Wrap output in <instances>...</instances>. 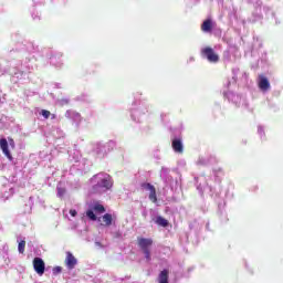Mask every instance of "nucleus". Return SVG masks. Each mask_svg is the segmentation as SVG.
<instances>
[{
    "instance_id": "8",
    "label": "nucleus",
    "mask_w": 283,
    "mask_h": 283,
    "mask_svg": "<svg viewBox=\"0 0 283 283\" xmlns=\"http://www.w3.org/2000/svg\"><path fill=\"white\" fill-rule=\"evenodd\" d=\"M0 148L2 149V153L9 160H12V154H10V149L8 148V139L1 138L0 139Z\"/></svg>"
},
{
    "instance_id": "16",
    "label": "nucleus",
    "mask_w": 283,
    "mask_h": 283,
    "mask_svg": "<svg viewBox=\"0 0 283 283\" xmlns=\"http://www.w3.org/2000/svg\"><path fill=\"white\" fill-rule=\"evenodd\" d=\"M40 116H43V118H44L45 120H48V118H50V116H51L52 120H54V118H56V115H55V114H52V113H50V111H46V109H42V111L40 112Z\"/></svg>"
},
{
    "instance_id": "6",
    "label": "nucleus",
    "mask_w": 283,
    "mask_h": 283,
    "mask_svg": "<svg viewBox=\"0 0 283 283\" xmlns=\"http://www.w3.org/2000/svg\"><path fill=\"white\" fill-rule=\"evenodd\" d=\"M258 85L261 92H269V90H271V83L269 82V78L263 75L259 76Z\"/></svg>"
},
{
    "instance_id": "25",
    "label": "nucleus",
    "mask_w": 283,
    "mask_h": 283,
    "mask_svg": "<svg viewBox=\"0 0 283 283\" xmlns=\"http://www.w3.org/2000/svg\"><path fill=\"white\" fill-rule=\"evenodd\" d=\"M167 171H168V170H167L166 168H163V169H161V176H164L165 174H167Z\"/></svg>"
},
{
    "instance_id": "10",
    "label": "nucleus",
    "mask_w": 283,
    "mask_h": 283,
    "mask_svg": "<svg viewBox=\"0 0 283 283\" xmlns=\"http://www.w3.org/2000/svg\"><path fill=\"white\" fill-rule=\"evenodd\" d=\"M66 117L67 118H72L73 123H75L76 127H78V125H81V114L75 113V112H66Z\"/></svg>"
},
{
    "instance_id": "9",
    "label": "nucleus",
    "mask_w": 283,
    "mask_h": 283,
    "mask_svg": "<svg viewBox=\"0 0 283 283\" xmlns=\"http://www.w3.org/2000/svg\"><path fill=\"white\" fill-rule=\"evenodd\" d=\"M48 271V268L45 269V262L41 258H36V274L43 275Z\"/></svg>"
},
{
    "instance_id": "7",
    "label": "nucleus",
    "mask_w": 283,
    "mask_h": 283,
    "mask_svg": "<svg viewBox=\"0 0 283 283\" xmlns=\"http://www.w3.org/2000/svg\"><path fill=\"white\" fill-rule=\"evenodd\" d=\"M95 150L99 158H105L109 154V144H97Z\"/></svg>"
},
{
    "instance_id": "19",
    "label": "nucleus",
    "mask_w": 283,
    "mask_h": 283,
    "mask_svg": "<svg viewBox=\"0 0 283 283\" xmlns=\"http://www.w3.org/2000/svg\"><path fill=\"white\" fill-rule=\"evenodd\" d=\"M57 197L59 198H63V196H65V188H63V186H61V184L60 185H57Z\"/></svg>"
},
{
    "instance_id": "26",
    "label": "nucleus",
    "mask_w": 283,
    "mask_h": 283,
    "mask_svg": "<svg viewBox=\"0 0 283 283\" xmlns=\"http://www.w3.org/2000/svg\"><path fill=\"white\" fill-rule=\"evenodd\" d=\"M96 245H97V247H101V243L96 242Z\"/></svg>"
},
{
    "instance_id": "23",
    "label": "nucleus",
    "mask_w": 283,
    "mask_h": 283,
    "mask_svg": "<svg viewBox=\"0 0 283 283\" xmlns=\"http://www.w3.org/2000/svg\"><path fill=\"white\" fill-rule=\"evenodd\" d=\"M33 269L36 271V258L33 259Z\"/></svg>"
},
{
    "instance_id": "13",
    "label": "nucleus",
    "mask_w": 283,
    "mask_h": 283,
    "mask_svg": "<svg viewBox=\"0 0 283 283\" xmlns=\"http://www.w3.org/2000/svg\"><path fill=\"white\" fill-rule=\"evenodd\" d=\"M213 21H211L210 19L203 21V23L201 24V30L202 32H211V30H213Z\"/></svg>"
},
{
    "instance_id": "14",
    "label": "nucleus",
    "mask_w": 283,
    "mask_h": 283,
    "mask_svg": "<svg viewBox=\"0 0 283 283\" xmlns=\"http://www.w3.org/2000/svg\"><path fill=\"white\" fill-rule=\"evenodd\" d=\"M159 283H169V271L163 270L158 276Z\"/></svg>"
},
{
    "instance_id": "24",
    "label": "nucleus",
    "mask_w": 283,
    "mask_h": 283,
    "mask_svg": "<svg viewBox=\"0 0 283 283\" xmlns=\"http://www.w3.org/2000/svg\"><path fill=\"white\" fill-rule=\"evenodd\" d=\"M263 132H264V128H262V126H259L258 133H259V134H262Z\"/></svg>"
},
{
    "instance_id": "18",
    "label": "nucleus",
    "mask_w": 283,
    "mask_h": 283,
    "mask_svg": "<svg viewBox=\"0 0 283 283\" xmlns=\"http://www.w3.org/2000/svg\"><path fill=\"white\" fill-rule=\"evenodd\" d=\"M18 251H19V253H25V240H22L19 242Z\"/></svg>"
},
{
    "instance_id": "11",
    "label": "nucleus",
    "mask_w": 283,
    "mask_h": 283,
    "mask_svg": "<svg viewBox=\"0 0 283 283\" xmlns=\"http://www.w3.org/2000/svg\"><path fill=\"white\" fill-rule=\"evenodd\" d=\"M65 262H66L67 269H74V266H76V258H74L73 254L70 252L66 253Z\"/></svg>"
},
{
    "instance_id": "22",
    "label": "nucleus",
    "mask_w": 283,
    "mask_h": 283,
    "mask_svg": "<svg viewBox=\"0 0 283 283\" xmlns=\"http://www.w3.org/2000/svg\"><path fill=\"white\" fill-rule=\"evenodd\" d=\"M76 210H74V209H71L70 210V216H72V218H76Z\"/></svg>"
},
{
    "instance_id": "15",
    "label": "nucleus",
    "mask_w": 283,
    "mask_h": 283,
    "mask_svg": "<svg viewBox=\"0 0 283 283\" xmlns=\"http://www.w3.org/2000/svg\"><path fill=\"white\" fill-rule=\"evenodd\" d=\"M102 221H103L102 223L103 227H109L112 224V214L109 213L104 214L102 217Z\"/></svg>"
},
{
    "instance_id": "20",
    "label": "nucleus",
    "mask_w": 283,
    "mask_h": 283,
    "mask_svg": "<svg viewBox=\"0 0 283 283\" xmlns=\"http://www.w3.org/2000/svg\"><path fill=\"white\" fill-rule=\"evenodd\" d=\"M52 65H55L56 67H61V62H56V56L51 57Z\"/></svg>"
},
{
    "instance_id": "1",
    "label": "nucleus",
    "mask_w": 283,
    "mask_h": 283,
    "mask_svg": "<svg viewBox=\"0 0 283 283\" xmlns=\"http://www.w3.org/2000/svg\"><path fill=\"white\" fill-rule=\"evenodd\" d=\"M93 193H105V191H109L113 187L114 182L112 181V176L99 172L92 178Z\"/></svg>"
},
{
    "instance_id": "4",
    "label": "nucleus",
    "mask_w": 283,
    "mask_h": 283,
    "mask_svg": "<svg viewBox=\"0 0 283 283\" xmlns=\"http://www.w3.org/2000/svg\"><path fill=\"white\" fill-rule=\"evenodd\" d=\"M202 54L208 59V61H210V63H218L220 59L211 48L203 49Z\"/></svg>"
},
{
    "instance_id": "3",
    "label": "nucleus",
    "mask_w": 283,
    "mask_h": 283,
    "mask_svg": "<svg viewBox=\"0 0 283 283\" xmlns=\"http://www.w3.org/2000/svg\"><path fill=\"white\" fill-rule=\"evenodd\" d=\"M95 213H105V207L101 203H94L91 208L86 211V218L95 222L96 214Z\"/></svg>"
},
{
    "instance_id": "2",
    "label": "nucleus",
    "mask_w": 283,
    "mask_h": 283,
    "mask_svg": "<svg viewBox=\"0 0 283 283\" xmlns=\"http://www.w3.org/2000/svg\"><path fill=\"white\" fill-rule=\"evenodd\" d=\"M137 242L147 262H151V244H154V240L147 238H139Z\"/></svg>"
},
{
    "instance_id": "5",
    "label": "nucleus",
    "mask_w": 283,
    "mask_h": 283,
    "mask_svg": "<svg viewBox=\"0 0 283 283\" xmlns=\"http://www.w3.org/2000/svg\"><path fill=\"white\" fill-rule=\"evenodd\" d=\"M142 188L144 189V191L149 192V200H151V202H157L158 198L156 197V188L154 187V185L143 184Z\"/></svg>"
},
{
    "instance_id": "21",
    "label": "nucleus",
    "mask_w": 283,
    "mask_h": 283,
    "mask_svg": "<svg viewBox=\"0 0 283 283\" xmlns=\"http://www.w3.org/2000/svg\"><path fill=\"white\" fill-rule=\"evenodd\" d=\"M61 271H63V269L61 266L53 268V275H59V273H61Z\"/></svg>"
},
{
    "instance_id": "17",
    "label": "nucleus",
    "mask_w": 283,
    "mask_h": 283,
    "mask_svg": "<svg viewBox=\"0 0 283 283\" xmlns=\"http://www.w3.org/2000/svg\"><path fill=\"white\" fill-rule=\"evenodd\" d=\"M156 224H158L159 227H167L169 224V221H167V219L163 217H157Z\"/></svg>"
},
{
    "instance_id": "12",
    "label": "nucleus",
    "mask_w": 283,
    "mask_h": 283,
    "mask_svg": "<svg viewBox=\"0 0 283 283\" xmlns=\"http://www.w3.org/2000/svg\"><path fill=\"white\" fill-rule=\"evenodd\" d=\"M172 149L177 153V154H182V140L176 138L172 140Z\"/></svg>"
}]
</instances>
